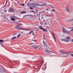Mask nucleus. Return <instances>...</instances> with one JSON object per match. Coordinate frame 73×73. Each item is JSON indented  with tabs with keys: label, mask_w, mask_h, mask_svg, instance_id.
Returning a JSON list of instances; mask_svg holds the SVG:
<instances>
[{
	"label": "nucleus",
	"mask_w": 73,
	"mask_h": 73,
	"mask_svg": "<svg viewBox=\"0 0 73 73\" xmlns=\"http://www.w3.org/2000/svg\"><path fill=\"white\" fill-rule=\"evenodd\" d=\"M43 42L44 44V45H45V46H46L47 44H45V41H44V40H43Z\"/></svg>",
	"instance_id": "20"
},
{
	"label": "nucleus",
	"mask_w": 73,
	"mask_h": 73,
	"mask_svg": "<svg viewBox=\"0 0 73 73\" xmlns=\"http://www.w3.org/2000/svg\"><path fill=\"white\" fill-rule=\"evenodd\" d=\"M13 12H15V11H14V9L13 8H11L9 9V12L12 13Z\"/></svg>",
	"instance_id": "3"
},
{
	"label": "nucleus",
	"mask_w": 73,
	"mask_h": 73,
	"mask_svg": "<svg viewBox=\"0 0 73 73\" xmlns=\"http://www.w3.org/2000/svg\"><path fill=\"white\" fill-rule=\"evenodd\" d=\"M32 7H33V8H37V5L36 4H34V3H33L32 4Z\"/></svg>",
	"instance_id": "7"
},
{
	"label": "nucleus",
	"mask_w": 73,
	"mask_h": 73,
	"mask_svg": "<svg viewBox=\"0 0 73 73\" xmlns=\"http://www.w3.org/2000/svg\"><path fill=\"white\" fill-rule=\"evenodd\" d=\"M10 18L11 19L12 21H15L16 20V19L14 18V16H10Z\"/></svg>",
	"instance_id": "4"
},
{
	"label": "nucleus",
	"mask_w": 73,
	"mask_h": 73,
	"mask_svg": "<svg viewBox=\"0 0 73 73\" xmlns=\"http://www.w3.org/2000/svg\"><path fill=\"white\" fill-rule=\"evenodd\" d=\"M71 42H73V39H72L71 40Z\"/></svg>",
	"instance_id": "38"
},
{
	"label": "nucleus",
	"mask_w": 73,
	"mask_h": 73,
	"mask_svg": "<svg viewBox=\"0 0 73 73\" xmlns=\"http://www.w3.org/2000/svg\"><path fill=\"white\" fill-rule=\"evenodd\" d=\"M45 36L43 37V39H45Z\"/></svg>",
	"instance_id": "45"
},
{
	"label": "nucleus",
	"mask_w": 73,
	"mask_h": 73,
	"mask_svg": "<svg viewBox=\"0 0 73 73\" xmlns=\"http://www.w3.org/2000/svg\"><path fill=\"white\" fill-rule=\"evenodd\" d=\"M33 43H31L30 44H29L28 45H31V44H33Z\"/></svg>",
	"instance_id": "40"
},
{
	"label": "nucleus",
	"mask_w": 73,
	"mask_h": 73,
	"mask_svg": "<svg viewBox=\"0 0 73 73\" xmlns=\"http://www.w3.org/2000/svg\"><path fill=\"white\" fill-rule=\"evenodd\" d=\"M21 35V34H19L17 36L18 38H19V37Z\"/></svg>",
	"instance_id": "26"
},
{
	"label": "nucleus",
	"mask_w": 73,
	"mask_h": 73,
	"mask_svg": "<svg viewBox=\"0 0 73 73\" xmlns=\"http://www.w3.org/2000/svg\"><path fill=\"white\" fill-rule=\"evenodd\" d=\"M31 33L32 34V35L33 36H35V34L33 32V31H31L29 33V34L30 35L31 34Z\"/></svg>",
	"instance_id": "10"
},
{
	"label": "nucleus",
	"mask_w": 73,
	"mask_h": 73,
	"mask_svg": "<svg viewBox=\"0 0 73 73\" xmlns=\"http://www.w3.org/2000/svg\"><path fill=\"white\" fill-rule=\"evenodd\" d=\"M72 25H73V23L72 24Z\"/></svg>",
	"instance_id": "61"
},
{
	"label": "nucleus",
	"mask_w": 73,
	"mask_h": 73,
	"mask_svg": "<svg viewBox=\"0 0 73 73\" xmlns=\"http://www.w3.org/2000/svg\"><path fill=\"white\" fill-rule=\"evenodd\" d=\"M39 28H40V29H42V31H44V32H46V31H47V30L46 29H45L44 28H43L42 27V26H40L39 27Z\"/></svg>",
	"instance_id": "2"
},
{
	"label": "nucleus",
	"mask_w": 73,
	"mask_h": 73,
	"mask_svg": "<svg viewBox=\"0 0 73 73\" xmlns=\"http://www.w3.org/2000/svg\"><path fill=\"white\" fill-rule=\"evenodd\" d=\"M27 16H30V17H31L32 16H33V15H27Z\"/></svg>",
	"instance_id": "21"
},
{
	"label": "nucleus",
	"mask_w": 73,
	"mask_h": 73,
	"mask_svg": "<svg viewBox=\"0 0 73 73\" xmlns=\"http://www.w3.org/2000/svg\"><path fill=\"white\" fill-rule=\"evenodd\" d=\"M3 70L4 72H5V73H6V71L5 70Z\"/></svg>",
	"instance_id": "42"
},
{
	"label": "nucleus",
	"mask_w": 73,
	"mask_h": 73,
	"mask_svg": "<svg viewBox=\"0 0 73 73\" xmlns=\"http://www.w3.org/2000/svg\"><path fill=\"white\" fill-rule=\"evenodd\" d=\"M66 39H67V40H70V38L69 36H68L67 37H66Z\"/></svg>",
	"instance_id": "12"
},
{
	"label": "nucleus",
	"mask_w": 73,
	"mask_h": 73,
	"mask_svg": "<svg viewBox=\"0 0 73 73\" xmlns=\"http://www.w3.org/2000/svg\"><path fill=\"white\" fill-rule=\"evenodd\" d=\"M38 14H39V16L40 17V13H39Z\"/></svg>",
	"instance_id": "46"
},
{
	"label": "nucleus",
	"mask_w": 73,
	"mask_h": 73,
	"mask_svg": "<svg viewBox=\"0 0 73 73\" xmlns=\"http://www.w3.org/2000/svg\"><path fill=\"white\" fill-rule=\"evenodd\" d=\"M3 40H0V42H3Z\"/></svg>",
	"instance_id": "23"
},
{
	"label": "nucleus",
	"mask_w": 73,
	"mask_h": 73,
	"mask_svg": "<svg viewBox=\"0 0 73 73\" xmlns=\"http://www.w3.org/2000/svg\"><path fill=\"white\" fill-rule=\"evenodd\" d=\"M8 0H6L5 5L4 6H5V5H7V3H8Z\"/></svg>",
	"instance_id": "24"
},
{
	"label": "nucleus",
	"mask_w": 73,
	"mask_h": 73,
	"mask_svg": "<svg viewBox=\"0 0 73 73\" xmlns=\"http://www.w3.org/2000/svg\"><path fill=\"white\" fill-rule=\"evenodd\" d=\"M27 5L28 7H30V3H28Z\"/></svg>",
	"instance_id": "27"
},
{
	"label": "nucleus",
	"mask_w": 73,
	"mask_h": 73,
	"mask_svg": "<svg viewBox=\"0 0 73 73\" xmlns=\"http://www.w3.org/2000/svg\"><path fill=\"white\" fill-rule=\"evenodd\" d=\"M4 18L5 19H6V17H5V16L4 17Z\"/></svg>",
	"instance_id": "52"
},
{
	"label": "nucleus",
	"mask_w": 73,
	"mask_h": 73,
	"mask_svg": "<svg viewBox=\"0 0 73 73\" xmlns=\"http://www.w3.org/2000/svg\"><path fill=\"white\" fill-rule=\"evenodd\" d=\"M69 29H70L71 28H72V27H69Z\"/></svg>",
	"instance_id": "47"
},
{
	"label": "nucleus",
	"mask_w": 73,
	"mask_h": 73,
	"mask_svg": "<svg viewBox=\"0 0 73 73\" xmlns=\"http://www.w3.org/2000/svg\"><path fill=\"white\" fill-rule=\"evenodd\" d=\"M34 41H36V40H34Z\"/></svg>",
	"instance_id": "49"
},
{
	"label": "nucleus",
	"mask_w": 73,
	"mask_h": 73,
	"mask_svg": "<svg viewBox=\"0 0 73 73\" xmlns=\"http://www.w3.org/2000/svg\"><path fill=\"white\" fill-rule=\"evenodd\" d=\"M1 44H3V43H0V44H1V45L3 46V45Z\"/></svg>",
	"instance_id": "37"
},
{
	"label": "nucleus",
	"mask_w": 73,
	"mask_h": 73,
	"mask_svg": "<svg viewBox=\"0 0 73 73\" xmlns=\"http://www.w3.org/2000/svg\"><path fill=\"white\" fill-rule=\"evenodd\" d=\"M37 16H38V14H37Z\"/></svg>",
	"instance_id": "58"
},
{
	"label": "nucleus",
	"mask_w": 73,
	"mask_h": 73,
	"mask_svg": "<svg viewBox=\"0 0 73 73\" xmlns=\"http://www.w3.org/2000/svg\"><path fill=\"white\" fill-rule=\"evenodd\" d=\"M44 52H46L47 53H49V52H51V51L50 50H48V48H46L45 50H44Z\"/></svg>",
	"instance_id": "5"
},
{
	"label": "nucleus",
	"mask_w": 73,
	"mask_h": 73,
	"mask_svg": "<svg viewBox=\"0 0 73 73\" xmlns=\"http://www.w3.org/2000/svg\"><path fill=\"white\" fill-rule=\"evenodd\" d=\"M66 52L63 51V53H62V54H66Z\"/></svg>",
	"instance_id": "22"
},
{
	"label": "nucleus",
	"mask_w": 73,
	"mask_h": 73,
	"mask_svg": "<svg viewBox=\"0 0 73 73\" xmlns=\"http://www.w3.org/2000/svg\"><path fill=\"white\" fill-rule=\"evenodd\" d=\"M16 38V36H14V37H13V38H12L11 39V40H15V38Z\"/></svg>",
	"instance_id": "16"
},
{
	"label": "nucleus",
	"mask_w": 73,
	"mask_h": 73,
	"mask_svg": "<svg viewBox=\"0 0 73 73\" xmlns=\"http://www.w3.org/2000/svg\"><path fill=\"white\" fill-rule=\"evenodd\" d=\"M36 31H37V30H35V32H36Z\"/></svg>",
	"instance_id": "59"
},
{
	"label": "nucleus",
	"mask_w": 73,
	"mask_h": 73,
	"mask_svg": "<svg viewBox=\"0 0 73 73\" xmlns=\"http://www.w3.org/2000/svg\"><path fill=\"white\" fill-rule=\"evenodd\" d=\"M71 56H72V57H73V54H71Z\"/></svg>",
	"instance_id": "44"
},
{
	"label": "nucleus",
	"mask_w": 73,
	"mask_h": 73,
	"mask_svg": "<svg viewBox=\"0 0 73 73\" xmlns=\"http://www.w3.org/2000/svg\"><path fill=\"white\" fill-rule=\"evenodd\" d=\"M44 18V17H41V20H43V19Z\"/></svg>",
	"instance_id": "34"
},
{
	"label": "nucleus",
	"mask_w": 73,
	"mask_h": 73,
	"mask_svg": "<svg viewBox=\"0 0 73 73\" xmlns=\"http://www.w3.org/2000/svg\"><path fill=\"white\" fill-rule=\"evenodd\" d=\"M38 10H36V11H35V12H38Z\"/></svg>",
	"instance_id": "31"
},
{
	"label": "nucleus",
	"mask_w": 73,
	"mask_h": 73,
	"mask_svg": "<svg viewBox=\"0 0 73 73\" xmlns=\"http://www.w3.org/2000/svg\"><path fill=\"white\" fill-rule=\"evenodd\" d=\"M14 19H17V17L15 16H14Z\"/></svg>",
	"instance_id": "29"
},
{
	"label": "nucleus",
	"mask_w": 73,
	"mask_h": 73,
	"mask_svg": "<svg viewBox=\"0 0 73 73\" xmlns=\"http://www.w3.org/2000/svg\"><path fill=\"white\" fill-rule=\"evenodd\" d=\"M32 0H30V1H32Z\"/></svg>",
	"instance_id": "57"
},
{
	"label": "nucleus",
	"mask_w": 73,
	"mask_h": 73,
	"mask_svg": "<svg viewBox=\"0 0 73 73\" xmlns=\"http://www.w3.org/2000/svg\"><path fill=\"white\" fill-rule=\"evenodd\" d=\"M59 52H60V54H62L63 51H59Z\"/></svg>",
	"instance_id": "18"
},
{
	"label": "nucleus",
	"mask_w": 73,
	"mask_h": 73,
	"mask_svg": "<svg viewBox=\"0 0 73 73\" xmlns=\"http://www.w3.org/2000/svg\"><path fill=\"white\" fill-rule=\"evenodd\" d=\"M31 12H32V13H34V12H35L34 11H31Z\"/></svg>",
	"instance_id": "33"
},
{
	"label": "nucleus",
	"mask_w": 73,
	"mask_h": 73,
	"mask_svg": "<svg viewBox=\"0 0 73 73\" xmlns=\"http://www.w3.org/2000/svg\"><path fill=\"white\" fill-rule=\"evenodd\" d=\"M14 28L16 29H17L18 30H24V31H28V30H25L23 28L21 27H20V25H18L15 26Z\"/></svg>",
	"instance_id": "1"
},
{
	"label": "nucleus",
	"mask_w": 73,
	"mask_h": 73,
	"mask_svg": "<svg viewBox=\"0 0 73 73\" xmlns=\"http://www.w3.org/2000/svg\"><path fill=\"white\" fill-rule=\"evenodd\" d=\"M34 15H35V14H36V13H34Z\"/></svg>",
	"instance_id": "51"
},
{
	"label": "nucleus",
	"mask_w": 73,
	"mask_h": 73,
	"mask_svg": "<svg viewBox=\"0 0 73 73\" xmlns=\"http://www.w3.org/2000/svg\"><path fill=\"white\" fill-rule=\"evenodd\" d=\"M12 1H13V0H11Z\"/></svg>",
	"instance_id": "62"
},
{
	"label": "nucleus",
	"mask_w": 73,
	"mask_h": 73,
	"mask_svg": "<svg viewBox=\"0 0 73 73\" xmlns=\"http://www.w3.org/2000/svg\"><path fill=\"white\" fill-rule=\"evenodd\" d=\"M5 12H7V10H5Z\"/></svg>",
	"instance_id": "50"
},
{
	"label": "nucleus",
	"mask_w": 73,
	"mask_h": 73,
	"mask_svg": "<svg viewBox=\"0 0 73 73\" xmlns=\"http://www.w3.org/2000/svg\"><path fill=\"white\" fill-rule=\"evenodd\" d=\"M46 11H48L49 10V9L48 8H47L46 9Z\"/></svg>",
	"instance_id": "35"
},
{
	"label": "nucleus",
	"mask_w": 73,
	"mask_h": 73,
	"mask_svg": "<svg viewBox=\"0 0 73 73\" xmlns=\"http://www.w3.org/2000/svg\"><path fill=\"white\" fill-rule=\"evenodd\" d=\"M32 46H33V47H34L33 48L34 49H36V48H37V46H36L33 45Z\"/></svg>",
	"instance_id": "15"
},
{
	"label": "nucleus",
	"mask_w": 73,
	"mask_h": 73,
	"mask_svg": "<svg viewBox=\"0 0 73 73\" xmlns=\"http://www.w3.org/2000/svg\"><path fill=\"white\" fill-rule=\"evenodd\" d=\"M66 11L68 12H69V9H68V7H66Z\"/></svg>",
	"instance_id": "13"
},
{
	"label": "nucleus",
	"mask_w": 73,
	"mask_h": 73,
	"mask_svg": "<svg viewBox=\"0 0 73 73\" xmlns=\"http://www.w3.org/2000/svg\"><path fill=\"white\" fill-rule=\"evenodd\" d=\"M52 35H53V38L54 39V41H55V40H56V36H54V34H53V33H52Z\"/></svg>",
	"instance_id": "11"
},
{
	"label": "nucleus",
	"mask_w": 73,
	"mask_h": 73,
	"mask_svg": "<svg viewBox=\"0 0 73 73\" xmlns=\"http://www.w3.org/2000/svg\"><path fill=\"white\" fill-rule=\"evenodd\" d=\"M45 21V20H43V21Z\"/></svg>",
	"instance_id": "55"
},
{
	"label": "nucleus",
	"mask_w": 73,
	"mask_h": 73,
	"mask_svg": "<svg viewBox=\"0 0 73 73\" xmlns=\"http://www.w3.org/2000/svg\"><path fill=\"white\" fill-rule=\"evenodd\" d=\"M1 69H3V68L0 67V70H1Z\"/></svg>",
	"instance_id": "39"
},
{
	"label": "nucleus",
	"mask_w": 73,
	"mask_h": 73,
	"mask_svg": "<svg viewBox=\"0 0 73 73\" xmlns=\"http://www.w3.org/2000/svg\"><path fill=\"white\" fill-rule=\"evenodd\" d=\"M40 17H39V19H38V20L39 21L40 20Z\"/></svg>",
	"instance_id": "41"
},
{
	"label": "nucleus",
	"mask_w": 73,
	"mask_h": 73,
	"mask_svg": "<svg viewBox=\"0 0 73 73\" xmlns=\"http://www.w3.org/2000/svg\"><path fill=\"white\" fill-rule=\"evenodd\" d=\"M36 15H33L32 16L33 17H36Z\"/></svg>",
	"instance_id": "43"
},
{
	"label": "nucleus",
	"mask_w": 73,
	"mask_h": 73,
	"mask_svg": "<svg viewBox=\"0 0 73 73\" xmlns=\"http://www.w3.org/2000/svg\"><path fill=\"white\" fill-rule=\"evenodd\" d=\"M40 24H42V23H40Z\"/></svg>",
	"instance_id": "53"
},
{
	"label": "nucleus",
	"mask_w": 73,
	"mask_h": 73,
	"mask_svg": "<svg viewBox=\"0 0 73 73\" xmlns=\"http://www.w3.org/2000/svg\"><path fill=\"white\" fill-rule=\"evenodd\" d=\"M63 31L64 32H67V33H69V32H68V31L66 30V29H65V28H63Z\"/></svg>",
	"instance_id": "9"
},
{
	"label": "nucleus",
	"mask_w": 73,
	"mask_h": 73,
	"mask_svg": "<svg viewBox=\"0 0 73 73\" xmlns=\"http://www.w3.org/2000/svg\"><path fill=\"white\" fill-rule=\"evenodd\" d=\"M73 21V19H71L70 20H68L66 21L67 22H70V21Z\"/></svg>",
	"instance_id": "14"
},
{
	"label": "nucleus",
	"mask_w": 73,
	"mask_h": 73,
	"mask_svg": "<svg viewBox=\"0 0 73 73\" xmlns=\"http://www.w3.org/2000/svg\"><path fill=\"white\" fill-rule=\"evenodd\" d=\"M39 29H38V28L37 29V30H38Z\"/></svg>",
	"instance_id": "56"
},
{
	"label": "nucleus",
	"mask_w": 73,
	"mask_h": 73,
	"mask_svg": "<svg viewBox=\"0 0 73 73\" xmlns=\"http://www.w3.org/2000/svg\"><path fill=\"white\" fill-rule=\"evenodd\" d=\"M46 16L47 17H49L50 16V15H46Z\"/></svg>",
	"instance_id": "28"
},
{
	"label": "nucleus",
	"mask_w": 73,
	"mask_h": 73,
	"mask_svg": "<svg viewBox=\"0 0 73 73\" xmlns=\"http://www.w3.org/2000/svg\"><path fill=\"white\" fill-rule=\"evenodd\" d=\"M43 37H45V34H44L43 35Z\"/></svg>",
	"instance_id": "48"
},
{
	"label": "nucleus",
	"mask_w": 73,
	"mask_h": 73,
	"mask_svg": "<svg viewBox=\"0 0 73 73\" xmlns=\"http://www.w3.org/2000/svg\"><path fill=\"white\" fill-rule=\"evenodd\" d=\"M60 40H61V41H64L65 42H69V41H70L69 40H66V39H61Z\"/></svg>",
	"instance_id": "6"
},
{
	"label": "nucleus",
	"mask_w": 73,
	"mask_h": 73,
	"mask_svg": "<svg viewBox=\"0 0 73 73\" xmlns=\"http://www.w3.org/2000/svg\"><path fill=\"white\" fill-rule=\"evenodd\" d=\"M49 20H50V21H51V19H50Z\"/></svg>",
	"instance_id": "54"
},
{
	"label": "nucleus",
	"mask_w": 73,
	"mask_h": 73,
	"mask_svg": "<svg viewBox=\"0 0 73 73\" xmlns=\"http://www.w3.org/2000/svg\"><path fill=\"white\" fill-rule=\"evenodd\" d=\"M45 5H46V3H44L43 4H41L40 5V4L38 5V6H45Z\"/></svg>",
	"instance_id": "8"
},
{
	"label": "nucleus",
	"mask_w": 73,
	"mask_h": 73,
	"mask_svg": "<svg viewBox=\"0 0 73 73\" xmlns=\"http://www.w3.org/2000/svg\"><path fill=\"white\" fill-rule=\"evenodd\" d=\"M52 11H53V12H55V10L54 9H52Z\"/></svg>",
	"instance_id": "32"
},
{
	"label": "nucleus",
	"mask_w": 73,
	"mask_h": 73,
	"mask_svg": "<svg viewBox=\"0 0 73 73\" xmlns=\"http://www.w3.org/2000/svg\"><path fill=\"white\" fill-rule=\"evenodd\" d=\"M27 13V12L26 11H22L21 12V13H22L23 14V13Z\"/></svg>",
	"instance_id": "17"
},
{
	"label": "nucleus",
	"mask_w": 73,
	"mask_h": 73,
	"mask_svg": "<svg viewBox=\"0 0 73 73\" xmlns=\"http://www.w3.org/2000/svg\"><path fill=\"white\" fill-rule=\"evenodd\" d=\"M49 5V6H50V7L51 8L53 9H54V7L53 6H52L51 5Z\"/></svg>",
	"instance_id": "19"
},
{
	"label": "nucleus",
	"mask_w": 73,
	"mask_h": 73,
	"mask_svg": "<svg viewBox=\"0 0 73 73\" xmlns=\"http://www.w3.org/2000/svg\"><path fill=\"white\" fill-rule=\"evenodd\" d=\"M16 34V33H15L14 34H13V36H15V35Z\"/></svg>",
	"instance_id": "36"
},
{
	"label": "nucleus",
	"mask_w": 73,
	"mask_h": 73,
	"mask_svg": "<svg viewBox=\"0 0 73 73\" xmlns=\"http://www.w3.org/2000/svg\"><path fill=\"white\" fill-rule=\"evenodd\" d=\"M20 4L21 5H22V6H24L25 5L24 4V3H21Z\"/></svg>",
	"instance_id": "25"
},
{
	"label": "nucleus",
	"mask_w": 73,
	"mask_h": 73,
	"mask_svg": "<svg viewBox=\"0 0 73 73\" xmlns=\"http://www.w3.org/2000/svg\"><path fill=\"white\" fill-rule=\"evenodd\" d=\"M32 41H33V39H32Z\"/></svg>",
	"instance_id": "60"
},
{
	"label": "nucleus",
	"mask_w": 73,
	"mask_h": 73,
	"mask_svg": "<svg viewBox=\"0 0 73 73\" xmlns=\"http://www.w3.org/2000/svg\"><path fill=\"white\" fill-rule=\"evenodd\" d=\"M30 9H33V8L32 7H30Z\"/></svg>",
	"instance_id": "30"
}]
</instances>
